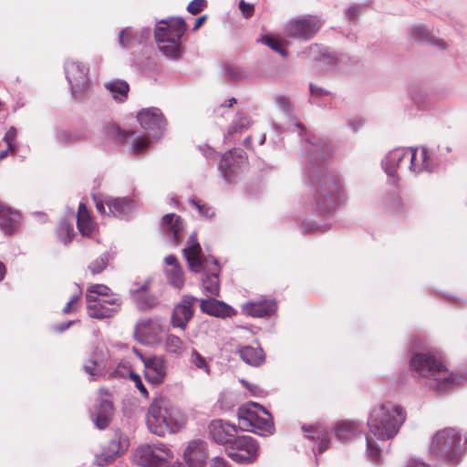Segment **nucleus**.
Segmentation results:
<instances>
[{"mask_svg": "<svg viewBox=\"0 0 467 467\" xmlns=\"http://www.w3.org/2000/svg\"><path fill=\"white\" fill-rule=\"evenodd\" d=\"M209 432L216 443L230 446L236 437L237 429L234 425L228 424L222 420H215L209 424Z\"/></svg>", "mask_w": 467, "mask_h": 467, "instance_id": "obj_22", "label": "nucleus"}, {"mask_svg": "<svg viewBox=\"0 0 467 467\" xmlns=\"http://www.w3.org/2000/svg\"><path fill=\"white\" fill-rule=\"evenodd\" d=\"M275 102L284 113L290 114L292 107L286 97L282 95L275 96Z\"/></svg>", "mask_w": 467, "mask_h": 467, "instance_id": "obj_52", "label": "nucleus"}, {"mask_svg": "<svg viewBox=\"0 0 467 467\" xmlns=\"http://www.w3.org/2000/svg\"><path fill=\"white\" fill-rule=\"evenodd\" d=\"M187 30V24L182 17H168L159 21L154 36L160 51L170 59L181 56V38Z\"/></svg>", "mask_w": 467, "mask_h": 467, "instance_id": "obj_7", "label": "nucleus"}, {"mask_svg": "<svg viewBox=\"0 0 467 467\" xmlns=\"http://www.w3.org/2000/svg\"><path fill=\"white\" fill-rule=\"evenodd\" d=\"M411 368L420 377L427 379V384L437 390L443 391L459 383V378L447 370L434 356L419 353L410 359Z\"/></svg>", "mask_w": 467, "mask_h": 467, "instance_id": "obj_5", "label": "nucleus"}, {"mask_svg": "<svg viewBox=\"0 0 467 467\" xmlns=\"http://www.w3.org/2000/svg\"><path fill=\"white\" fill-rule=\"evenodd\" d=\"M207 5L206 0H192L187 6V11L192 15L200 13Z\"/></svg>", "mask_w": 467, "mask_h": 467, "instance_id": "obj_53", "label": "nucleus"}, {"mask_svg": "<svg viewBox=\"0 0 467 467\" xmlns=\"http://www.w3.org/2000/svg\"><path fill=\"white\" fill-rule=\"evenodd\" d=\"M309 88H310V92L313 96L322 97V96L327 94V90H325L324 88H322L320 87H317L313 84L309 85Z\"/></svg>", "mask_w": 467, "mask_h": 467, "instance_id": "obj_61", "label": "nucleus"}, {"mask_svg": "<svg viewBox=\"0 0 467 467\" xmlns=\"http://www.w3.org/2000/svg\"><path fill=\"white\" fill-rule=\"evenodd\" d=\"M337 438L342 442L352 441L362 432L361 423L355 420H342L334 427Z\"/></svg>", "mask_w": 467, "mask_h": 467, "instance_id": "obj_29", "label": "nucleus"}, {"mask_svg": "<svg viewBox=\"0 0 467 467\" xmlns=\"http://www.w3.org/2000/svg\"><path fill=\"white\" fill-rule=\"evenodd\" d=\"M136 462L141 467H159L154 451L150 444L140 446L136 452Z\"/></svg>", "mask_w": 467, "mask_h": 467, "instance_id": "obj_34", "label": "nucleus"}, {"mask_svg": "<svg viewBox=\"0 0 467 467\" xmlns=\"http://www.w3.org/2000/svg\"><path fill=\"white\" fill-rule=\"evenodd\" d=\"M200 308L203 313L220 318L232 317L236 314V311L231 306L213 297L201 299Z\"/></svg>", "mask_w": 467, "mask_h": 467, "instance_id": "obj_23", "label": "nucleus"}, {"mask_svg": "<svg viewBox=\"0 0 467 467\" xmlns=\"http://www.w3.org/2000/svg\"><path fill=\"white\" fill-rule=\"evenodd\" d=\"M197 297L191 295L182 296L181 301L174 306L171 317V324L173 327L185 330L188 323L194 314V305Z\"/></svg>", "mask_w": 467, "mask_h": 467, "instance_id": "obj_18", "label": "nucleus"}, {"mask_svg": "<svg viewBox=\"0 0 467 467\" xmlns=\"http://www.w3.org/2000/svg\"><path fill=\"white\" fill-rule=\"evenodd\" d=\"M348 125L354 131H356L362 125V120L359 119H350Z\"/></svg>", "mask_w": 467, "mask_h": 467, "instance_id": "obj_64", "label": "nucleus"}, {"mask_svg": "<svg viewBox=\"0 0 467 467\" xmlns=\"http://www.w3.org/2000/svg\"><path fill=\"white\" fill-rule=\"evenodd\" d=\"M96 208L103 215L111 214L128 219L136 210V202L127 197H107L104 201L95 198Z\"/></svg>", "mask_w": 467, "mask_h": 467, "instance_id": "obj_13", "label": "nucleus"}, {"mask_svg": "<svg viewBox=\"0 0 467 467\" xmlns=\"http://www.w3.org/2000/svg\"><path fill=\"white\" fill-rule=\"evenodd\" d=\"M136 334L144 337H154L161 329V325L157 319H143L136 325Z\"/></svg>", "mask_w": 467, "mask_h": 467, "instance_id": "obj_35", "label": "nucleus"}, {"mask_svg": "<svg viewBox=\"0 0 467 467\" xmlns=\"http://www.w3.org/2000/svg\"><path fill=\"white\" fill-rule=\"evenodd\" d=\"M130 380H132L134 382L136 388L140 390L141 395L144 396L145 398H148L149 392H148L146 387L144 386L140 375H138L135 372H130Z\"/></svg>", "mask_w": 467, "mask_h": 467, "instance_id": "obj_54", "label": "nucleus"}, {"mask_svg": "<svg viewBox=\"0 0 467 467\" xmlns=\"http://www.w3.org/2000/svg\"><path fill=\"white\" fill-rule=\"evenodd\" d=\"M144 365V376L152 385L161 384L167 375V361L162 356L145 357L138 353Z\"/></svg>", "mask_w": 467, "mask_h": 467, "instance_id": "obj_17", "label": "nucleus"}, {"mask_svg": "<svg viewBox=\"0 0 467 467\" xmlns=\"http://www.w3.org/2000/svg\"><path fill=\"white\" fill-rule=\"evenodd\" d=\"M241 383L254 395L259 396L263 393V390L255 384L250 383L245 379H241Z\"/></svg>", "mask_w": 467, "mask_h": 467, "instance_id": "obj_57", "label": "nucleus"}, {"mask_svg": "<svg viewBox=\"0 0 467 467\" xmlns=\"http://www.w3.org/2000/svg\"><path fill=\"white\" fill-rule=\"evenodd\" d=\"M161 226L170 240L178 244L181 234L184 231V224L181 217L175 213H167L162 217Z\"/></svg>", "mask_w": 467, "mask_h": 467, "instance_id": "obj_26", "label": "nucleus"}, {"mask_svg": "<svg viewBox=\"0 0 467 467\" xmlns=\"http://www.w3.org/2000/svg\"><path fill=\"white\" fill-rule=\"evenodd\" d=\"M77 225L79 233L84 236H90L94 231L93 222L84 203L78 205Z\"/></svg>", "mask_w": 467, "mask_h": 467, "instance_id": "obj_33", "label": "nucleus"}, {"mask_svg": "<svg viewBox=\"0 0 467 467\" xmlns=\"http://www.w3.org/2000/svg\"><path fill=\"white\" fill-rule=\"evenodd\" d=\"M64 70L72 96L75 99L83 98L89 88L88 67L81 62L67 59Z\"/></svg>", "mask_w": 467, "mask_h": 467, "instance_id": "obj_10", "label": "nucleus"}, {"mask_svg": "<svg viewBox=\"0 0 467 467\" xmlns=\"http://www.w3.org/2000/svg\"><path fill=\"white\" fill-rule=\"evenodd\" d=\"M150 34H151V30L150 27L141 28V30L140 31V35L137 32L138 44H140L143 41L147 40L150 36Z\"/></svg>", "mask_w": 467, "mask_h": 467, "instance_id": "obj_59", "label": "nucleus"}, {"mask_svg": "<svg viewBox=\"0 0 467 467\" xmlns=\"http://www.w3.org/2000/svg\"><path fill=\"white\" fill-rule=\"evenodd\" d=\"M17 130L15 127H10L6 133L5 134L3 140L7 144L8 150H11L12 152L16 150L15 145V140L16 138Z\"/></svg>", "mask_w": 467, "mask_h": 467, "instance_id": "obj_51", "label": "nucleus"}, {"mask_svg": "<svg viewBox=\"0 0 467 467\" xmlns=\"http://www.w3.org/2000/svg\"><path fill=\"white\" fill-rule=\"evenodd\" d=\"M210 467H229L227 462L222 457H214L212 459Z\"/></svg>", "mask_w": 467, "mask_h": 467, "instance_id": "obj_60", "label": "nucleus"}, {"mask_svg": "<svg viewBox=\"0 0 467 467\" xmlns=\"http://www.w3.org/2000/svg\"><path fill=\"white\" fill-rule=\"evenodd\" d=\"M109 255L108 253L101 254L99 258L94 260L88 266L92 274H99L107 266Z\"/></svg>", "mask_w": 467, "mask_h": 467, "instance_id": "obj_47", "label": "nucleus"}, {"mask_svg": "<svg viewBox=\"0 0 467 467\" xmlns=\"http://www.w3.org/2000/svg\"><path fill=\"white\" fill-rule=\"evenodd\" d=\"M249 406L261 410L265 416H259L257 411L253 410L251 408H239L237 417L239 421L243 423L244 428H250L251 431L261 436L272 434L275 427L270 413L262 405L257 403L253 402Z\"/></svg>", "mask_w": 467, "mask_h": 467, "instance_id": "obj_8", "label": "nucleus"}, {"mask_svg": "<svg viewBox=\"0 0 467 467\" xmlns=\"http://www.w3.org/2000/svg\"><path fill=\"white\" fill-rule=\"evenodd\" d=\"M461 442L462 435L459 431L444 428L431 436L427 452L433 459L456 464L464 454Z\"/></svg>", "mask_w": 467, "mask_h": 467, "instance_id": "obj_6", "label": "nucleus"}, {"mask_svg": "<svg viewBox=\"0 0 467 467\" xmlns=\"http://www.w3.org/2000/svg\"><path fill=\"white\" fill-rule=\"evenodd\" d=\"M247 158L244 151L241 149H234L222 156L219 170L226 182H234L245 168Z\"/></svg>", "mask_w": 467, "mask_h": 467, "instance_id": "obj_16", "label": "nucleus"}, {"mask_svg": "<svg viewBox=\"0 0 467 467\" xmlns=\"http://www.w3.org/2000/svg\"><path fill=\"white\" fill-rule=\"evenodd\" d=\"M302 430L306 432H309L308 438L311 440H319L318 452L322 453L329 447V440L327 439V431L321 426H311L307 428L303 426Z\"/></svg>", "mask_w": 467, "mask_h": 467, "instance_id": "obj_37", "label": "nucleus"}, {"mask_svg": "<svg viewBox=\"0 0 467 467\" xmlns=\"http://www.w3.org/2000/svg\"><path fill=\"white\" fill-rule=\"evenodd\" d=\"M137 119L148 136L159 140L163 135L166 120L160 109H142L138 112Z\"/></svg>", "mask_w": 467, "mask_h": 467, "instance_id": "obj_15", "label": "nucleus"}, {"mask_svg": "<svg viewBox=\"0 0 467 467\" xmlns=\"http://www.w3.org/2000/svg\"><path fill=\"white\" fill-rule=\"evenodd\" d=\"M359 6H357V5H351L348 8V11H347V14H348V19L353 21L356 19V17L358 16V14L359 12Z\"/></svg>", "mask_w": 467, "mask_h": 467, "instance_id": "obj_62", "label": "nucleus"}, {"mask_svg": "<svg viewBox=\"0 0 467 467\" xmlns=\"http://www.w3.org/2000/svg\"><path fill=\"white\" fill-rule=\"evenodd\" d=\"M59 240L65 244L70 243L74 237V229L71 223L62 221L57 230Z\"/></svg>", "mask_w": 467, "mask_h": 467, "instance_id": "obj_44", "label": "nucleus"}, {"mask_svg": "<svg viewBox=\"0 0 467 467\" xmlns=\"http://www.w3.org/2000/svg\"><path fill=\"white\" fill-rule=\"evenodd\" d=\"M133 135L134 133H130V135L127 137V140L130 143L131 151L135 154L143 152L149 145V140L143 137L133 138Z\"/></svg>", "mask_w": 467, "mask_h": 467, "instance_id": "obj_46", "label": "nucleus"}, {"mask_svg": "<svg viewBox=\"0 0 467 467\" xmlns=\"http://www.w3.org/2000/svg\"><path fill=\"white\" fill-rule=\"evenodd\" d=\"M118 41L121 48H129L138 43L137 32L128 26L119 33Z\"/></svg>", "mask_w": 467, "mask_h": 467, "instance_id": "obj_40", "label": "nucleus"}, {"mask_svg": "<svg viewBox=\"0 0 467 467\" xmlns=\"http://www.w3.org/2000/svg\"><path fill=\"white\" fill-rule=\"evenodd\" d=\"M407 467H430V466L420 460L410 459L407 462Z\"/></svg>", "mask_w": 467, "mask_h": 467, "instance_id": "obj_63", "label": "nucleus"}, {"mask_svg": "<svg viewBox=\"0 0 467 467\" xmlns=\"http://www.w3.org/2000/svg\"><path fill=\"white\" fill-rule=\"evenodd\" d=\"M258 449V443L254 439L248 435H243L235 437L230 446H227V453L233 461L249 464L257 459Z\"/></svg>", "mask_w": 467, "mask_h": 467, "instance_id": "obj_11", "label": "nucleus"}, {"mask_svg": "<svg viewBox=\"0 0 467 467\" xmlns=\"http://www.w3.org/2000/svg\"><path fill=\"white\" fill-rule=\"evenodd\" d=\"M109 292L110 288L105 285H93L88 289L86 298L88 303H92L99 299L98 296H109Z\"/></svg>", "mask_w": 467, "mask_h": 467, "instance_id": "obj_45", "label": "nucleus"}, {"mask_svg": "<svg viewBox=\"0 0 467 467\" xmlns=\"http://www.w3.org/2000/svg\"><path fill=\"white\" fill-rule=\"evenodd\" d=\"M190 203L194 206L198 213L204 218L206 219H212L214 217L215 215V213L213 211V209L209 206L208 204H201L199 203L198 202H196L195 200H190Z\"/></svg>", "mask_w": 467, "mask_h": 467, "instance_id": "obj_50", "label": "nucleus"}, {"mask_svg": "<svg viewBox=\"0 0 467 467\" xmlns=\"http://www.w3.org/2000/svg\"><path fill=\"white\" fill-rule=\"evenodd\" d=\"M121 301L118 297L109 300L96 299L88 305V313L93 318H107L117 313Z\"/></svg>", "mask_w": 467, "mask_h": 467, "instance_id": "obj_21", "label": "nucleus"}, {"mask_svg": "<svg viewBox=\"0 0 467 467\" xmlns=\"http://www.w3.org/2000/svg\"><path fill=\"white\" fill-rule=\"evenodd\" d=\"M129 446L130 441L128 436L121 431L116 430L101 453L95 456L94 464L104 467L112 463L128 450Z\"/></svg>", "mask_w": 467, "mask_h": 467, "instance_id": "obj_12", "label": "nucleus"}, {"mask_svg": "<svg viewBox=\"0 0 467 467\" xmlns=\"http://www.w3.org/2000/svg\"><path fill=\"white\" fill-rule=\"evenodd\" d=\"M224 76L230 80H240L246 77L244 70L236 66H227L224 68Z\"/></svg>", "mask_w": 467, "mask_h": 467, "instance_id": "obj_48", "label": "nucleus"}, {"mask_svg": "<svg viewBox=\"0 0 467 467\" xmlns=\"http://www.w3.org/2000/svg\"><path fill=\"white\" fill-rule=\"evenodd\" d=\"M408 34L410 38L414 41L428 43L441 49L447 47V44L442 39L435 37L432 31L424 25L411 26L408 29Z\"/></svg>", "mask_w": 467, "mask_h": 467, "instance_id": "obj_25", "label": "nucleus"}, {"mask_svg": "<svg viewBox=\"0 0 467 467\" xmlns=\"http://www.w3.org/2000/svg\"><path fill=\"white\" fill-rule=\"evenodd\" d=\"M19 221L17 211L0 202V228L5 234H13L18 228Z\"/></svg>", "mask_w": 467, "mask_h": 467, "instance_id": "obj_30", "label": "nucleus"}, {"mask_svg": "<svg viewBox=\"0 0 467 467\" xmlns=\"http://www.w3.org/2000/svg\"><path fill=\"white\" fill-rule=\"evenodd\" d=\"M277 309L275 300H261L257 302H248L243 305L244 314L254 317H266L275 313Z\"/></svg>", "mask_w": 467, "mask_h": 467, "instance_id": "obj_27", "label": "nucleus"}, {"mask_svg": "<svg viewBox=\"0 0 467 467\" xmlns=\"http://www.w3.org/2000/svg\"><path fill=\"white\" fill-rule=\"evenodd\" d=\"M150 445L152 451H154L155 460L158 461L159 465L172 458V453L165 444L159 442L152 443Z\"/></svg>", "mask_w": 467, "mask_h": 467, "instance_id": "obj_43", "label": "nucleus"}, {"mask_svg": "<svg viewBox=\"0 0 467 467\" xmlns=\"http://www.w3.org/2000/svg\"><path fill=\"white\" fill-rule=\"evenodd\" d=\"M80 295H81V292L79 291L77 295H74L70 297L69 301L67 303V305L63 308L64 314H68L75 310V308L73 307V304L76 303L79 299Z\"/></svg>", "mask_w": 467, "mask_h": 467, "instance_id": "obj_58", "label": "nucleus"}, {"mask_svg": "<svg viewBox=\"0 0 467 467\" xmlns=\"http://www.w3.org/2000/svg\"><path fill=\"white\" fill-rule=\"evenodd\" d=\"M84 371L92 379H97L104 374L105 367L102 362L91 358L83 367Z\"/></svg>", "mask_w": 467, "mask_h": 467, "instance_id": "obj_39", "label": "nucleus"}, {"mask_svg": "<svg viewBox=\"0 0 467 467\" xmlns=\"http://www.w3.org/2000/svg\"><path fill=\"white\" fill-rule=\"evenodd\" d=\"M322 22L317 16L305 15L288 20L284 26L286 36L304 41L313 38L320 30Z\"/></svg>", "mask_w": 467, "mask_h": 467, "instance_id": "obj_9", "label": "nucleus"}, {"mask_svg": "<svg viewBox=\"0 0 467 467\" xmlns=\"http://www.w3.org/2000/svg\"><path fill=\"white\" fill-rule=\"evenodd\" d=\"M327 229H328V226L327 225H320V224H317L312 221H305L303 223V232L304 233H310V232H323V231H326Z\"/></svg>", "mask_w": 467, "mask_h": 467, "instance_id": "obj_56", "label": "nucleus"}, {"mask_svg": "<svg viewBox=\"0 0 467 467\" xmlns=\"http://www.w3.org/2000/svg\"><path fill=\"white\" fill-rule=\"evenodd\" d=\"M113 405L108 399H100L95 407V411L92 415L95 425L103 430L107 428L113 416Z\"/></svg>", "mask_w": 467, "mask_h": 467, "instance_id": "obj_28", "label": "nucleus"}, {"mask_svg": "<svg viewBox=\"0 0 467 467\" xmlns=\"http://www.w3.org/2000/svg\"><path fill=\"white\" fill-rule=\"evenodd\" d=\"M238 6L244 18H250L254 16V5L253 4L247 3L244 0H240Z\"/></svg>", "mask_w": 467, "mask_h": 467, "instance_id": "obj_55", "label": "nucleus"}, {"mask_svg": "<svg viewBox=\"0 0 467 467\" xmlns=\"http://www.w3.org/2000/svg\"><path fill=\"white\" fill-rule=\"evenodd\" d=\"M112 98L118 102H123L128 98L129 84L121 79H114L104 84Z\"/></svg>", "mask_w": 467, "mask_h": 467, "instance_id": "obj_31", "label": "nucleus"}, {"mask_svg": "<svg viewBox=\"0 0 467 467\" xmlns=\"http://www.w3.org/2000/svg\"><path fill=\"white\" fill-rule=\"evenodd\" d=\"M408 170L412 174L432 172L437 167L434 154L426 147L407 149Z\"/></svg>", "mask_w": 467, "mask_h": 467, "instance_id": "obj_14", "label": "nucleus"}, {"mask_svg": "<svg viewBox=\"0 0 467 467\" xmlns=\"http://www.w3.org/2000/svg\"><path fill=\"white\" fill-rule=\"evenodd\" d=\"M183 457L190 467H203L208 457L207 444L202 440L190 441Z\"/></svg>", "mask_w": 467, "mask_h": 467, "instance_id": "obj_20", "label": "nucleus"}, {"mask_svg": "<svg viewBox=\"0 0 467 467\" xmlns=\"http://www.w3.org/2000/svg\"><path fill=\"white\" fill-rule=\"evenodd\" d=\"M146 423L150 432L164 436L181 430L186 423V418L169 400L158 397L148 408Z\"/></svg>", "mask_w": 467, "mask_h": 467, "instance_id": "obj_4", "label": "nucleus"}, {"mask_svg": "<svg viewBox=\"0 0 467 467\" xmlns=\"http://www.w3.org/2000/svg\"><path fill=\"white\" fill-rule=\"evenodd\" d=\"M164 263L166 265L164 273L168 283L177 289H182L184 285L185 280L183 270L176 256L173 254L167 255L164 258Z\"/></svg>", "mask_w": 467, "mask_h": 467, "instance_id": "obj_24", "label": "nucleus"}, {"mask_svg": "<svg viewBox=\"0 0 467 467\" xmlns=\"http://www.w3.org/2000/svg\"><path fill=\"white\" fill-rule=\"evenodd\" d=\"M182 254L192 272L199 273L202 270L205 271V276L202 278V288L208 296L214 297L219 296V264L214 257L205 258L202 255V247L197 240L196 233H192L189 236L187 245L182 250Z\"/></svg>", "mask_w": 467, "mask_h": 467, "instance_id": "obj_3", "label": "nucleus"}, {"mask_svg": "<svg viewBox=\"0 0 467 467\" xmlns=\"http://www.w3.org/2000/svg\"><path fill=\"white\" fill-rule=\"evenodd\" d=\"M383 170L387 176L395 183L398 180V170L403 167L408 168L407 149L397 148L387 153L381 161Z\"/></svg>", "mask_w": 467, "mask_h": 467, "instance_id": "obj_19", "label": "nucleus"}, {"mask_svg": "<svg viewBox=\"0 0 467 467\" xmlns=\"http://www.w3.org/2000/svg\"><path fill=\"white\" fill-rule=\"evenodd\" d=\"M239 354L241 358L251 366L257 367L264 362L263 349L259 347L244 346L240 348Z\"/></svg>", "mask_w": 467, "mask_h": 467, "instance_id": "obj_32", "label": "nucleus"}, {"mask_svg": "<svg viewBox=\"0 0 467 467\" xmlns=\"http://www.w3.org/2000/svg\"><path fill=\"white\" fill-rule=\"evenodd\" d=\"M405 420V410L392 402L378 405L370 410L367 420L368 433L366 435V451L371 462L378 464L381 462V450L372 436L382 441L391 440L398 434Z\"/></svg>", "mask_w": 467, "mask_h": 467, "instance_id": "obj_2", "label": "nucleus"}, {"mask_svg": "<svg viewBox=\"0 0 467 467\" xmlns=\"http://www.w3.org/2000/svg\"><path fill=\"white\" fill-rule=\"evenodd\" d=\"M250 125V119L243 113H238L229 127L228 133L231 135L233 133L242 132L248 129Z\"/></svg>", "mask_w": 467, "mask_h": 467, "instance_id": "obj_41", "label": "nucleus"}, {"mask_svg": "<svg viewBox=\"0 0 467 467\" xmlns=\"http://www.w3.org/2000/svg\"><path fill=\"white\" fill-rule=\"evenodd\" d=\"M261 42L269 47L271 49L280 53L283 56H285V50L282 47L281 41L278 38L271 36H265L262 37Z\"/></svg>", "mask_w": 467, "mask_h": 467, "instance_id": "obj_49", "label": "nucleus"}, {"mask_svg": "<svg viewBox=\"0 0 467 467\" xmlns=\"http://www.w3.org/2000/svg\"><path fill=\"white\" fill-rule=\"evenodd\" d=\"M308 57L319 61L324 67H332L337 64V58L323 52L320 46L315 44L308 47Z\"/></svg>", "mask_w": 467, "mask_h": 467, "instance_id": "obj_36", "label": "nucleus"}, {"mask_svg": "<svg viewBox=\"0 0 467 467\" xmlns=\"http://www.w3.org/2000/svg\"><path fill=\"white\" fill-rule=\"evenodd\" d=\"M305 147L309 158L311 205L319 213H330L346 199L341 179L326 166L332 146L324 139L313 138Z\"/></svg>", "mask_w": 467, "mask_h": 467, "instance_id": "obj_1", "label": "nucleus"}, {"mask_svg": "<svg viewBox=\"0 0 467 467\" xmlns=\"http://www.w3.org/2000/svg\"><path fill=\"white\" fill-rule=\"evenodd\" d=\"M189 362L197 369L202 370L206 375H210L211 369L196 349L192 348L189 357Z\"/></svg>", "mask_w": 467, "mask_h": 467, "instance_id": "obj_42", "label": "nucleus"}, {"mask_svg": "<svg viewBox=\"0 0 467 467\" xmlns=\"http://www.w3.org/2000/svg\"><path fill=\"white\" fill-rule=\"evenodd\" d=\"M164 348L166 352L180 357L183 354L186 345L182 339L173 334H168L164 338Z\"/></svg>", "mask_w": 467, "mask_h": 467, "instance_id": "obj_38", "label": "nucleus"}]
</instances>
